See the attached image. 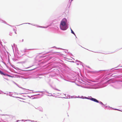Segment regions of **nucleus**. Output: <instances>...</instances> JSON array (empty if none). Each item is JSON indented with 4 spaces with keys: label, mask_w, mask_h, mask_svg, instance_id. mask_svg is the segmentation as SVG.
I'll list each match as a JSON object with an SVG mask.
<instances>
[{
    "label": "nucleus",
    "mask_w": 122,
    "mask_h": 122,
    "mask_svg": "<svg viewBox=\"0 0 122 122\" xmlns=\"http://www.w3.org/2000/svg\"><path fill=\"white\" fill-rule=\"evenodd\" d=\"M7 76H8L9 77H11V76L10 75H6Z\"/></svg>",
    "instance_id": "5"
},
{
    "label": "nucleus",
    "mask_w": 122,
    "mask_h": 122,
    "mask_svg": "<svg viewBox=\"0 0 122 122\" xmlns=\"http://www.w3.org/2000/svg\"><path fill=\"white\" fill-rule=\"evenodd\" d=\"M90 100L92 101H93L97 103H98L99 102L96 99L92 98H91L90 99Z\"/></svg>",
    "instance_id": "2"
},
{
    "label": "nucleus",
    "mask_w": 122,
    "mask_h": 122,
    "mask_svg": "<svg viewBox=\"0 0 122 122\" xmlns=\"http://www.w3.org/2000/svg\"><path fill=\"white\" fill-rule=\"evenodd\" d=\"M71 33L74 34V35H75V34L74 33V32L71 29Z\"/></svg>",
    "instance_id": "4"
},
{
    "label": "nucleus",
    "mask_w": 122,
    "mask_h": 122,
    "mask_svg": "<svg viewBox=\"0 0 122 122\" xmlns=\"http://www.w3.org/2000/svg\"><path fill=\"white\" fill-rule=\"evenodd\" d=\"M15 34H16V32H15Z\"/></svg>",
    "instance_id": "7"
},
{
    "label": "nucleus",
    "mask_w": 122,
    "mask_h": 122,
    "mask_svg": "<svg viewBox=\"0 0 122 122\" xmlns=\"http://www.w3.org/2000/svg\"><path fill=\"white\" fill-rule=\"evenodd\" d=\"M67 20L65 18H63L61 21L60 25V29L63 30H65L68 28L67 24Z\"/></svg>",
    "instance_id": "1"
},
{
    "label": "nucleus",
    "mask_w": 122,
    "mask_h": 122,
    "mask_svg": "<svg viewBox=\"0 0 122 122\" xmlns=\"http://www.w3.org/2000/svg\"><path fill=\"white\" fill-rule=\"evenodd\" d=\"M44 28H46L47 27H44Z\"/></svg>",
    "instance_id": "8"
},
{
    "label": "nucleus",
    "mask_w": 122,
    "mask_h": 122,
    "mask_svg": "<svg viewBox=\"0 0 122 122\" xmlns=\"http://www.w3.org/2000/svg\"><path fill=\"white\" fill-rule=\"evenodd\" d=\"M0 74H1V75H6L3 72H2V71H1L0 70Z\"/></svg>",
    "instance_id": "3"
},
{
    "label": "nucleus",
    "mask_w": 122,
    "mask_h": 122,
    "mask_svg": "<svg viewBox=\"0 0 122 122\" xmlns=\"http://www.w3.org/2000/svg\"><path fill=\"white\" fill-rule=\"evenodd\" d=\"M101 104H103V103L102 102H101Z\"/></svg>",
    "instance_id": "6"
},
{
    "label": "nucleus",
    "mask_w": 122,
    "mask_h": 122,
    "mask_svg": "<svg viewBox=\"0 0 122 122\" xmlns=\"http://www.w3.org/2000/svg\"><path fill=\"white\" fill-rule=\"evenodd\" d=\"M72 1L73 0H71Z\"/></svg>",
    "instance_id": "9"
}]
</instances>
